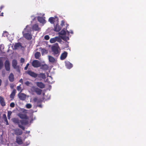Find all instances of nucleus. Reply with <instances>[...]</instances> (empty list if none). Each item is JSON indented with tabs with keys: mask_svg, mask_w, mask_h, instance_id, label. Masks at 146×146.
<instances>
[{
	"mask_svg": "<svg viewBox=\"0 0 146 146\" xmlns=\"http://www.w3.org/2000/svg\"><path fill=\"white\" fill-rule=\"evenodd\" d=\"M31 29L29 27L27 26L25 29L24 31L23 32V36L26 39L28 40H31L32 38V36L30 33Z\"/></svg>",
	"mask_w": 146,
	"mask_h": 146,
	"instance_id": "obj_1",
	"label": "nucleus"
},
{
	"mask_svg": "<svg viewBox=\"0 0 146 146\" xmlns=\"http://www.w3.org/2000/svg\"><path fill=\"white\" fill-rule=\"evenodd\" d=\"M60 35H62L60 36V38L65 41H67L69 40V38L68 36H66V35H68L69 34V32L67 31H66L64 30L63 29L59 33Z\"/></svg>",
	"mask_w": 146,
	"mask_h": 146,
	"instance_id": "obj_2",
	"label": "nucleus"
},
{
	"mask_svg": "<svg viewBox=\"0 0 146 146\" xmlns=\"http://www.w3.org/2000/svg\"><path fill=\"white\" fill-rule=\"evenodd\" d=\"M31 90L32 92H35L37 94L39 95L41 94L42 91V90L34 86H32L31 87Z\"/></svg>",
	"mask_w": 146,
	"mask_h": 146,
	"instance_id": "obj_3",
	"label": "nucleus"
},
{
	"mask_svg": "<svg viewBox=\"0 0 146 146\" xmlns=\"http://www.w3.org/2000/svg\"><path fill=\"white\" fill-rule=\"evenodd\" d=\"M61 43L62 40L59 37H55L54 38H51L50 40V42L51 43H53L56 42V41Z\"/></svg>",
	"mask_w": 146,
	"mask_h": 146,
	"instance_id": "obj_4",
	"label": "nucleus"
},
{
	"mask_svg": "<svg viewBox=\"0 0 146 146\" xmlns=\"http://www.w3.org/2000/svg\"><path fill=\"white\" fill-rule=\"evenodd\" d=\"M59 48V46L57 44H55L54 45L52 46V51L55 54H57L59 53L58 49Z\"/></svg>",
	"mask_w": 146,
	"mask_h": 146,
	"instance_id": "obj_5",
	"label": "nucleus"
},
{
	"mask_svg": "<svg viewBox=\"0 0 146 146\" xmlns=\"http://www.w3.org/2000/svg\"><path fill=\"white\" fill-rule=\"evenodd\" d=\"M32 65L35 67H38L40 66V63L37 60H34L32 62Z\"/></svg>",
	"mask_w": 146,
	"mask_h": 146,
	"instance_id": "obj_6",
	"label": "nucleus"
},
{
	"mask_svg": "<svg viewBox=\"0 0 146 146\" xmlns=\"http://www.w3.org/2000/svg\"><path fill=\"white\" fill-rule=\"evenodd\" d=\"M18 96L20 100H24L26 98L27 95L23 93H19L18 94Z\"/></svg>",
	"mask_w": 146,
	"mask_h": 146,
	"instance_id": "obj_7",
	"label": "nucleus"
},
{
	"mask_svg": "<svg viewBox=\"0 0 146 146\" xmlns=\"http://www.w3.org/2000/svg\"><path fill=\"white\" fill-rule=\"evenodd\" d=\"M48 57L49 62L51 63H55L56 61V59L51 56H48Z\"/></svg>",
	"mask_w": 146,
	"mask_h": 146,
	"instance_id": "obj_8",
	"label": "nucleus"
},
{
	"mask_svg": "<svg viewBox=\"0 0 146 146\" xmlns=\"http://www.w3.org/2000/svg\"><path fill=\"white\" fill-rule=\"evenodd\" d=\"M5 67L6 70L7 71L10 70V63L9 61L6 60L5 63Z\"/></svg>",
	"mask_w": 146,
	"mask_h": 146,
	"instance_id": "obj_9",
	"label": "nucleus"
},
{
	"mask_svg": "<svg viewBox=\"0 0 146 146\" xmlns=\"http://www.w3.org/2000/svg\"><path fill=\"white\" fill-rule=\"evenodd\" d=\"M36 84L37 86L40 88H43L45 87V85L42 82H36Z\"/></svg>",
	"mask_w": 146,
	"mask_h": 146,
	"instance_id": "obj_10",
	"label": "nucleus"
},
{
	"mask_svg": "<svg viewBox=\"0 0 146 146\" xmlns=\"http://www.w3.org/2000/svg\"><path fill=\"white\" fill-rule=\"evenodd\" d=\"M67 53L66 52H64L62 53L60 56V59L63 60L65 59L67 56Z\"/></svg>",
	"mask_w": 146,
	"mask_h": 146,
	"instance_id": "obj_11",
	"label": "nucleus"
},
{
	"mask_svg": "<svg viewBox=\"0 0 146 146\" xmlns=\"http://www.w3.org/2000/svg\"><path fill=\"white\" fill-rule=\"evenodd\" d=\"M27 72L29 75L34 77H36L37 76V75L36 74L31 71H28Z\"/></svg>",
	"mask_w": 146,
	"mask_h": 146,
	"instance_id": "obj_12",
	"label": "nucleus"
},
{
	"mask_svg": "<svg viewBox=\"0 0 146 146\" xmlns=\"http://www.w3.org/2000/svg\"><path fill=\"white\" fill-rule=\"evenodd\" d=\"M18 115L21 118V119H27L28 117L25 114H23L21 113H19L18 114Z\"/></svg>",
	"mask_w": 146,
	"mask_h": 146,
	"instance_id": "obj_13",
	"label": "nucleus"
},
{
	"mask_svg": "<svg viewBox=\"0 0 146 146\" xmlns=\"http://www.w3.org/2000/svg\"><path fill=\"white\" fill-rule=\"evenodd\" d=\"M14 48L15 49L21 48H22V46L20 43H17L15 45H14Z\"/></svg>",
	"mask_w": 146,
	"mask_h": 146,
	"instance_id": "obj_14",
	"label": "nucleus"
},
{
	"mask_svg": "<svg viewBox=\"0 0 146 146\" xmlns=\"http://www.w3.org/2000/svg\"><path fill=\"white\" fill-rule=\"evenodd\" d=\"M37 19L38 21L41 23L44 24L46 22L45 20L43 18L38 17Z\"/></svg>",
	"mask_w": 146,
	"mask_h": 146,
	"instance_id": "obj_15",
	"label": "nucleus"
},
{
	"mask_svg": "<svg viewBox=\"0 0 146 146\" xmlns=\"http://www.w3.org/2000/svg\"><path fill=\"white\" fill-rule=\"evenodd\" d=\"M0 102L2 106H4L5 105V102L3 98L0 97Z\"/></svg>",
	"mask_w": 146,
	"mask_h": 146,
	"instance_id": "obj_16",
	"label": "nucleus"
},
{
	"mask_svg": "<svg viewBox=\"0 0 146 146\" xmlns=\"http://www.w3.org/2000/svg\"><path fill=\"white\" fill-rule=\"evenodd\" d=\"M66 66L68 69H70L72 67V65L69 62H65Z\"/></svg>",
	"mask_w": 146,
	"mask_h": 146,
	"instance_id": "obj_17",
	"label": "nucleus"
},
{
	"mask_svg": "<svg viewBox=\"0 0 146 146\" xmlns=\"http://www.w3.org/2000/svg\"><path fill=\"white\" fill-rule=\"evenodd\" d=\"M9 81L11 82H13L14 80V75L12 73H11L9 76Z\"/></svg>",
	"mask_w": 146,
	"mask_h": 146,
	"instance_id": "obj_18",
	"label": "nucleus"
},
{
	"mask_svg": "<svg viewBox=\"0 0 146 146\" xmlns=\"http://www.w3.org/2000/svg\"><path fill=\"white\" fill-rule=\"evenodd\" d=\"M17 62L16 60H13L12 61V66L13 67L15 68H17Z\"/></svg>",
	"mask_w": 146,
	"mask_h": 146,
	"instance_id": "obj_19",
	"label": "nucleus"
},
{
	"mask_svg": "<svg viewBox=\"0 0 146 146\" xmlns=\"http://www.w3.org/2000/svg\"><path fill=\"white\" fill-rule=\"evenodd\" d=\"M61 29V28L60 27L59 25L56 24L54 30L56 31H59Z\"/></svg>",
	"mask_w": 146,
	"mask_h": 146,
	"instance_id": "obj_20",
	"label": "nucleus"
},
{
	"mask_svg": "<svg viewBox=\"0 0 146 146\" xmlns=\"http://www.w3.org/2000/svg\"><path fill=\"white\" fill-rule=\"evenodd\" d=\"M17 142L19 144H21L23 143V141L21 138L19 137L17 138Z\"/></svg>",
	"mask_w": 146,
	"mask_h": 146,
	"instance_id": "obj_21",
	"label": "nucleus"
},
{
	"mask_svg": "<svg viewBox=\"0 0 146 146\" xmlns=\"http://www.w3.org/2000/svg\"><path fill=\"white\" fill-rule=\"evenodd\" d=\"M33 29L35 31H38L40 29L38 27V25L36 24H35L33 26Z\"/></svg>",
	"mask_w": 146,
	"mask_h": 146,
	"instance_id": "obj_22",
	"label": "nucleus"
},
{
	"mask_svg": "<svg viewBox=\"0 0 146 146\" xmlns=\"http://www.w3.org/2000/svg\"><path fill=\"white\" fill-rule=\"evenodd\" d=\"M16 92V90H13L12 92L10 95V98H13L15 95Z\"/></svg>",
	"mask_w": 146,
	"mask_h": 146,
	"instance_id": "obj_23",
	"label": "nucleus"
},
{
	"mask_svg": "<svg viewBox=\"0 0 146 146\" xmlns=\"http://www.w3.org/2000/svg\"><path fill=\"white\" fill-rule=\"evenodd\" d=\"M22 131L21 130L19 129H16L15 131V134L17 135H20L22 134Z\"/></svg>",
	"mask_w": 146,
	"mask_h": 146,
	"instance_id": "obj_24",
	"label": "nucleus"
},
{
	"mask_svg": "<svg viewBox=\"0 0 146 146\" xmlns=\"http://www.w3.org/2000/svg\"><path fill=\"white\" fill-rule=\"evenodd\" d=\"M40 56V53L38 52H36L35 54V57L36 59H38Z\"/></svg>",
	"mask_w": 146,
	"mask_h": 146,
	"instance_id": "obj_25",
	"label": "nucleus"
},
{
	"mask_svg": "<svg viewBox=\"0 0 146 146\" xmlns=\"http://www.w3.org/2000/svg\"><path fill=\"white\" fill-rule=\"evenodd\" d=\"M55 18L53 17H51L49 18V21L51 23H54V22L55 21Z\"/></svg>",
	"mask_w": 146,
	"mask_h": 146,
	"instance_id": "obj_26",
	"label": "nucleus"
},
{
	"mask_svg": "<svg viewBox=\"0 0 146 146\" xmlns=\"http://www.w3.org/2000/svg\"><path fill=\"white\" fill-rule=\"evenodd\" d=\"M3 117L5 121L6 122V124L8 125L9 124L8 121L7 119L6 116L5 114H4L3 115Z\"/></svg>",
	"mask_w": 146,
	"mask_h": 146,
	"instance_id": "obj_27",
	"label": "nucleus"
},
{
	"mask_svg": "<svg viewBox=\"0 0 146 146\" xmlns=\"http://www.w3.org/2000/svg\"><path fill=\"white\" fill-rule=\"evenodd\" d=\"M12 113V112L10 111H7V117L8 119H10V116Z\"/></svg>",
	"mask_w": 146,
	"mask_h": 146,
	"instance_id": "obj_28",
	"label": "nucleus"
},
{
	"mask_svg": "<svg viewBox=\"0 0 146 146\" xmlns=\"http://www.w3.org/2000/svg\"><path fill=\"white\" fill-rule=\"evenodd\" d=\"M3 62L2 59H0V69H1L3 66Z\"/></svg>",
	"mask_w": 146,
	"mask_h": 146,
	"instance_id": "obj_29",
	"label": "nucleus"
},
{
	"mask_svg": "<svg viewBox=\"0 0 146 146\" xmlns=\"http://www.w3.org/2000/svg\"><path fill=\"white\" fill-rule=\"evenodd\" d=\"M26 107L27 108L30 109L32 107V105L31 104H28L26 105Z\"/></svg>",
	"mask_w": 146,
	"mask_h": 146,
	"instance_id": "obj_30",
	"label": "nucleus"
},
{
	"mask_svg": "<svg viewBox=\"0 0 146 146\" xmlns=\"http://www.w3.org/2000/svg\"><path fill=\"white\" fill-rule=\"evenodd\" d=\"M40 76L42 78H45L46 77L45 75L43 73L40 74Z\"/></svg>",
	"mask_w": 146,
	"mask_h": 146,
	"instance_id": "obj_31",
	"label": "nucleus"
},
{
	"mask_svg": "<svg viewBox=\"0 0 146 146\" xmlns=\"http://www.w3.org/2000/svg\"><path fill=\"white\" fill-rule=\"evenodd\" d=\"M13 121L15 123H17L18 122V120L16 118H14L12 119Z\"/></svg>",
	"mask_w": 146,
	"mask_h": 146,
	"instance_id": "obj_32",
	"label": "nucleus"
},
{
	"mask_svg": "<svg viewBox=\"0 0 146 146\" xmlns=\"http://www.w3.org/2000/svg\"><path fill=\"white\" fill-rule=\"evenodd\" d=\"M50 37L48 35H46L44 36V38L45 40H48L49 39Z\"/></svg>",
	"mask_w": 146,
	"mask_h": 146,
	"instance_id": "obj_33",
	"label": "nucleus"
},
{
	"mask_svg": "<svg viewBox=\"0 0 146 146\" xmlns=\"http://www.w3.org/2000/svg\"><path fill=\"white\" fill-rule=\"evenodd\" d=\"M17 90L21 92L22 90H21V88L20 86H17Z\"/></svg>",
	"mask_w": 146,
	"mask_h": 146,
	"instance_id": "obj_34",
	"label": "nucleus"
},
{
	"mask_svg": "<svg viewBox=\"0 0 146 146\" xmlns=\"http://www.w3.org/2000/svg\"><path fill=\"white\" fill-rule=\"evenodd\" d=\"M10 106L11 107L13 108L15 106V104L13 102L11 103L10 104Z\"/></svg>",
	"mask_w": 146,
	"mask_h": 146,
	"instance_id": "obj_35",
	"label": "nucleus"
},
{
	"mask_svg": "<svg viewBox=\"0 0 146 146\" xmlns=\"http://www.w3.org/2000/svg\"><path fill=\"white\" fill-rule=\"evenodd\" d=\"M29 65V63H28L27 64L26 66L25 67V68H24L25 70H27V69Z\"/></svg>",
	"mask_w": 146,
	"mask_h": 146,
	"instance_id": "obj_36",
	"label": "nucleus"
},
{
	"mask_svg": "<svg viewBox=\"0 0 146 146\" xmlns=\"http://www.w3.org/2000/svg\"><path fill=\"white\" fill-rule=\"evenodd\" d=\"M25 84L27 85V86H29V85L30 84V83L28 81H26L25 83Z\"/></svg>",
	"mask_w": 146,
	"mask_h": 146,
	"instance_id": "obj_37",
	"label": "nucleus"
},
{
	"mask_svg": "<svg viewBox=\"0 0 146 146\" xmlns=\"http://www.w3.org/2000/svg\"><path fill=\"white\" fill-rule=\"evenodd\" d=\"M19 127H20L22 129H23V130H24V129H25V127H23V126H22V125H19Z\"/></svg>",
	"mask_w": 146,
	"mask_h": 146,
	"instance_id": "obj_38",
	"label": "nucleus"
},
{
	"mask_svg": "<svg viewBox=\"0 0 146 146\" xmlns=\"http://www.w3.org/2000/svg\"><path fill=\"white\" fill-rule=\"evenodd\" d=\"M25 60L23 58H21V62L23 63L24 62Z\"/></svg>",
	"mask_w": 146,
	"mask_h": 146,
	"instance_id": "obj_39",
	"label": "nucleus"
},
{
	"mask_svg": "<svg viewBox=\"0 0 146 146\" xmlns=\"http://www.w3.org/2000/svg\"><path fill=\"white\" fill-rule=\"evenodd\" d=\"M33 100L34 102H36L37 100V98L35 97L34 98Z\"/></svg>",
	"mask_w": 146,
	"mask_h": 146,
	"instance_id": "obj_40",
	"label": "nucleus"
},
{
	"mask_svg": "<svg viewBox=\"0 0 146 146\" xmlns=\"http://www.w3.org/2000/svg\"><path fill=\"white\" fill-rule=\"evenodd\" d=\"M42 54H43L44 52H46V50L44 49H42Z\"/></svg>",
	"mask_w": 146,
	"mask_h": 146,
	"instance_id": "obj_41",
	"label": "nucleus"
},
{
	"mask_svg": "<svg viewBox=\"0 0 146 146\" xmlns=\"http://www.w3.org/2000/svg\"><path fill=\"white\" fill-rule=\"evenodd\" d=\"M61 26H63L64 25V22L63 21H61Z\"/></svg>",
	"mask_w": 146,
	"mask_h": 146,
	"instance_id": "obj_42",
	"label": "nucleus"
},
{
	"mask_svg": "<svg viewBox=\"0 0 146 146\" xmlns=\"http://www.w3.org/2000/svg\"><path fill=\"white\" fill-rule=\"evenodd\" d=\"M22 111H23V112L24 113H25L27 111V110L25 109H23Z\"/></svg>",
	"mask_w": 146,
	"mask_h": 146,
	"instance_id": "obj_43",
	"label": "nucleus"
},
{
	"mask_svg": "<svg viewBox=\"0 0 146 146\" xmlns=\"http://www.w3.org/2000/svg\"><path fill=\"white\" fill-rule=\"evenodd\" d=\"M19 82L22 84L23 82V79H21L20 80Z\"/></svg>",
	"mask_w": 146,
	"mask_h": 146,
	"instance_id": "obj_44",
	"label": "nucleus"
},
{
	"mask_svg": "<svg viewBox=\"0 0 146 146\" xmlns=\"http://www.w3.org/2000/svg\"><path fill=\"white\" fill-rule=\"evenodd\" d=\"M44 66L46 68H48V66L46 65H44Z\"/></svg>",
	"mask_w": 146,
	"mask_h": 146,
	"instance_id": "obj_45",
	"label": "nucleus"
},
{
	"mask_svg": "<svg viewBox=\"0 0 146 146\" xmlns=\"http://www.w3.org/2000/svg\"><path fill=\"white\" fill-rule=\"evenodd\" d=\"M10 87H11V88H13V85H11L10 86Z\"/></svg>",
	"mask_w": 146,
	"mask_h": 146,
	"instance_id": "obj_46",
	"label": "nucleus"
},
{
	"mask_svg": "<svg viewBox=\"0 0 146 146\" xmlns=\"http://www.w3.org/2000/svg\"><path fill=\"white\" fill-rule=\"evenodd\" d=\"M1 80L0 79V85H1Z\"/></svg>",
	"mask_w": 146,
	"mask_h": 146,
	"instance_id": "obj_47",
	"label": "nucleus"
},
{
	"mask_svg": "<svg viewBox=\"0 0 146 146\" xmlns=\"http://www.w3.org/2000/svg\"><path fill=\"white\" fill-rule=\"evenodd\" d=\"M70 33H72V34L73 33V32L72 31H71L70 32Z\"/></svg>",
	"mask_w": 146,
	"mask_h": 146,
	"instance_id": "obj_48",
	"label": "nucleus"
},
{
	"mask_svg": "<svg viewBox=\"0 0 146 146\" xmlns=\"http://www.w3.org/2000/svg\"><path fill=\"white\" fill-rule=\"evenodd\" d=\"M49 78H50L49 79H50V78H51V77H50V76H49Z\"/></svg>",
	"mask_w": 146,
	"mask_h": 146,
	"instance_id": "obj_49",
	"label": "nucleus"
},
{
	"mask_svg": "<svg viewBox=\"0 0 146 146\" xmlns=\"http://www.w3.org/2000/svg\"><path fill=\"white\" fill-rule=\"evenodd\" d=\"M39 106L40 107H41V105H39Z\"/></svg>",
	"mask_w": 146,
	"mask_h": 146,
	"instance_id": "obj_50",
	"label": "nucleus"
},
{
	"mask_svg": "<svg viewBox=\"0 0 146 146\" xmlns=\"http://www.w3.org/2000/svg\"><path fill=\"white\" fill-rule=\"evenodd\" d=\"M33 16H32L31 17L32 18H32H33Z\"/></svg>",
	"mask_w": 146,
	"mask_h": 146,
	"instance_id": "obj_51",
	"label": "nucleus"
},
{
	"mask_svg": "<svg viewBox=\"0 0 146 146\" xmlns=\"http://www.w3.org/2000/svg\"><path fill=\"white\" fill-rule=\"evenodd\" d=\"M27 96V97H29V96Z\"/></svg>",
	"mask_w": 146,
	"mask_h": 146,
	"instance_id": "obj_52",
	"label": "nucleus"
},
{
	"mask_svg": "<svg viewBox=\"0 0 146 146\" xmlns=\"http://www.w3.org/2000/svg\"><path fill=\"white\" fill-rule=\"evenodd\" d=\"M2 8H3V7H1V9Z\"/></svg>",
	"mask_w": 146,
	"mask_h": 146,
	"instance_id": "obj_53",
	"label": "nucleus"
},
{
	"mask_svg": "<svg viewBox=\"0 0 146 146\" xmlns=\"http://www.w3.org/2000/svg\"><path fill=\"white\" fill-rule=\"evenodd\" d=\"M44 15V14L43 15H42V16H43Z\"/></svg>",
	"mask_w": 146,
	"mask_h": 146,
	"instance_id": "obj_54",
	"label": "nucleus"
},
{
	"mask_svg": "<svg viewBox=\"0 0 146 146\" xmlns=\"http://www.w3.org/2000/svg\"><path fill=\"white\" fill-rule=\"evenodd\" d=\"M50 83H52V82H50Z\"/></svg>",
	"mask_w": 146,
	"mask_h": 146,
	"instance_id": "obj_55",
	"label": "nucleus"
},
{
	"mask_svg": "<svg viewBox=\"0 0 146 146\" xmlns=\"http://www.w3.org/2000/svg\"><path fill=\"white\" fill-rule=\"evenodd\" d=\"M68 25V24H67V26Z\"/></svg>",
	"mask_w": 146,
	"mask_h": 146,
	"instance_id": "obj_56",
	"label": "nucleus"
},
{
	"mask_svg": "<svg viewBox=\"0 0 146 146\" xmlns=\"http://www.w3.org/2000/svg\"><path fill=\"white\" fill-rule=\"evenodd\" d=\"M1 12V11H0V12Z\"/></svg>",
	"mask_w": 146,
	"mask_h": 146,
	"instance_id": "obj_57",
	"label": "nucleus"
}]
</instances>
